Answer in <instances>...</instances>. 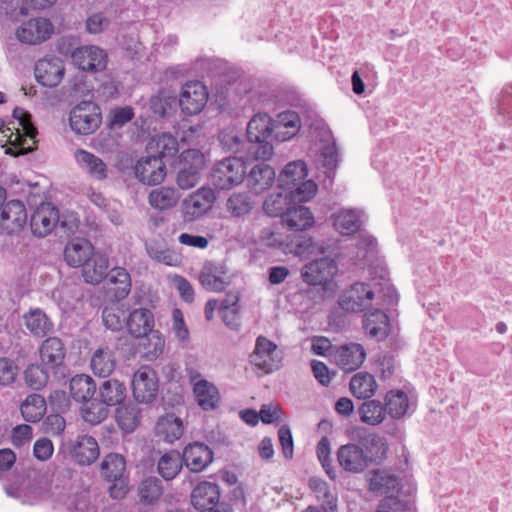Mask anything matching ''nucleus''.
I'll list each match as a JSON object with an SVG mask.
<instances>
[{"label":"nucleus","mask_w":512,"mask_h":512,"mask_svg":"<svg viewBox=\"0 0 512 512\" xmlns=\"http://www.w3.org/2000/svg\"><path fill=\"white\" fill-rule=\"evenodd\" d=\"M360 420L368 425L376 426L385 419L384 405L379 400H365L358 408Z\"/></svg>","instance_id":"49530a36"},{"label":"nucleus","mask_w":512,"mask_h":512,"mask_svg":"<svg viewBox=\"0 0 512 512\" xmlns=\"http://www.w3.org/2000/svg\"><path fill=\"white\" fill-rule=\"evenodd\" d=\"M102 323L106 329L119 332L126 326V311L117 304L105 306L102 310Z\"/></svg>","instance_id":"603ef678"},{"label":"nucleus","mask_w":512,"mask_h":512,"mask_svg":"<svg viewBox=\"0 0 512 512\" xmlns=\"http://www.w3.org/2000/svg\"><path fill=\"white\" fill-rule=\"evenodd\" d=\"M77 163L86 170V172L96 180H104L108 177L107 165L95 154L84 149H78L75 152Z\"/></svg>","instance_id":"58836bf2"},{"label":"nucleus","mask_w":512,"mask_h":512,"mask_svg":"<svg viewBox=\"0 0 512 512\" xmlns=\"http://www.w3.org/2000/svg\"><path fill=\"white\" fill-rule=\"evenodd\" d=\"M97 381L86 374H76L69 380L71 397L77 401L92 406V398H95Z\"/></svg>","instance_id":"2f4dec72"},{"label":"nucleus","mask_w":512,"mask_h":512,"mask_svg":"<svg viewBox=\"0 0 512 512\" xmlns=\"http://www.w3.org/2000/svg\"><path fill=\"white\" fill-rule=\"evenodd\" d=\"M62 448L81 466L91 465L100 454L96 439L89 435H80L76 440H69L62 444Z\"/></svg>","instance_id":"f8f14e48"},{"label":"nucleus","mask_w":512,"mask_h":512,"mask_svg":"<svg viewBox=\"0 0 512 512\" xmlns=\"http://www.w3.org/2000/svg\"><path fill=\"white\" fill-rule=\"evenodd\" d=\"M34 74L39 84L54 88L63 80L65 74L64 62L57 56L47 55L36 62Z\"/></svg>","instance_id":"2eb2a0df"},{"label":"nucleus","mask_w":512,"mask_h":512,"mask_svg":"<svg viewBox=\"0 0 512 512\" xmlns=\"http://www.w3.org/2000/svg\"><path fill=\"white\" fill-rule=\"evenodd\" d=\"M199 376L200 374L198 373H195V375L189 374L190 380L193 382V392L196 401L203 410H214L217 408L220 401L218 388L205 379L195 381Z\"/></svg>","instance_id":"c756f323"},{"label":"nucleus","mask_w":512,"mask_h":512,"mask_svg":"<svg viewBox=\"0 0 512 512\" xmlns=\"http://www.w3.org/2000/svg\"><path fill=\"white\" fill-rule=\"evenodd\" d=\"M302 187L303 190L296 188L294 191L279 189V192L269 195L263 203L264 212L268 216L281 217L283 220L293 204L308 202L317 192L315 182H308Z\"/></svg>","instance_id":"39448f33"},{"label":"nucleus","mask_w":512,"mask_h":512,"mask_svg":"<svg viewBox=\"0 0 512 512\" xmlns=\"http://www.w3.org/2000/svg\"><path fill=\"white\" fill-rule=\"evenodd\" d=\"M158 390V376L153 369L141 367L134 373L132 393L137 403L151 404L156 399Z\"/></svg>","instance_id":"9b49d317"},{"label":"nucleus","mask_w":512,"mask_h":512,"mask_svg":"<svg viewBox=\"0 0 512 512\" xmlns=\"http://www.w3.org/2000/svg\"><path fill=\"white\" fill-rule=\"evenodd\" d=\"M338 272V265L331 256H322L305 264L301 277L307 285H324L336 288L333 279Z\"/></svg>","instance_id":"0eeeda50"},{"label":"nucleus","mask_w":512,"mask_h":512,"mask_svg":"<svg viewBox=\"0 0 512 512\" xmlns=\"http://www.w3.org/2000/svg\"><path fill=\"white\" fill-rule=\"evenodd\" d=\"M135 116L132 106L112 108L107 114V126L111 129H121Z\"/></svg>","instance_id":"680f3d73"},{"label":"nucleus","mask_w":512,"mask_h":512,"mask_svg":"<svg viewBox=\"0 0 512 512\" xmlns=\"http://www.w3.org/2000/svg\"><path fill=\"white\" fill-rule=\"evenodd\" d=\"M253 206L254 202L248 192H234L226 201V210L237 218L249 214Z\"/></svg>","instance_id":"8fccbe9b"},{"label":"nucleus","mask_w":512,"mask_h":512,"mask_svg":"<svg viewBox=\"0 0 512 512\" xmlns=\"http://www.w3.org/2000/svg\"><path fill=\"white\" fill-rule=\"evenodd\" d=\"M1 226L7 234L20 232L27 223V211L22 201L12 199L6 202L0 213Z\"/></svg>","instance_id":"4be33fe9"},{"label":"nucleus","mask_w":512,"mask_h":512,"mask_svg":"<svg viewBox=\"0 0 512 512\" xmlns=\"http://www.w3.org/2000/svg\"><path fill=\"white\" fill-rule=\"evenodd\" d=\"M142 346L145 350V358L149 361L156 360L164 351L165 339L159 330H153L146 334L144 337H140Z\"/></svg>","instance_id":"5fc2aeb1"},{"label":"nucleus","mask_w":512,"mask_h":512,"mask_svg":"<svg viewBox=\"0 0 512 512\" xmlns=\"http://www.w3.org/2000/svg\"><path fill=\"white\" fill-rule=\"evenodd\" d=\"M92 244L84 238H74L64 249V260L70 267H83L93 254Z\"/></svg>","instance_id":"f704fd0d"},{"label":"nucleus","mask_w":512,"mask_h":512,"mask_svg":"<svg viewBox=\"0 0 512 512\" xmlns=\"http://www.w3.org/2000/svg\"><path fill=\"white\" fill-rule=\"evenodd\" d=\"M73 62L82 71L100 72L106 68L107 54L96 46H83L73 53Z\"/></svg>","instance_id":"b1692460"},{"label":"nucleus","mask_w":512,"mask_h":512,"mask_svg":"<svg viewBox=\"0 0 512 512\" xmlns=\"http://www.w3.org/2000/svg\"><path fill=\"white\" fill-rule=\"evenodd\" d=\"M184 461L179 451L171 450L160 457L157 471L166 481L173 480L182 470Z\"/></svg>","instance_id":"37998d69"},{"label":"nucleus","mask_w":512,"mask_h":512,"mask_svg":"<svg viewBox=\"0 0 512 512\" xmlns=\"http://www.w3.org/2000/svg\"><path fill=\"white\" fill-rule=\"evenodd\" d=\"M40 358L43 365L54 370L55 374L65 370L64 359L66 350L59 337L46 338L39 347Z\"/></svg>","instance_id":"393cba45"},{"label":"nucleus","mask_w":512,"mask_h":512,"mask_svg":"<svg viewBox=\"0 0 512 512\" xmlns=\"http://www.w3.org/2000/svg\"><path fill=\"white\" fill-rule=\"evenodd\" d=\"M207 96L206 87L200 81H190L182 86L178 105L184 114L195 115L206 105Z\"/></svg>","instance_id":"dca6fc26"},{"label":"nucleus","mask_w":512,"mask_h":512,"mask_svg":"<svg viewBox=\"0 0 512 512\" xmlns=\"http://www.w3.org/2000/svg\"><path fill=\"white\" fill-rule=\"evenodd\" d=\"M273 119L267 113L255 114L246 129L247 156L269 160L274 154L272 144Z\"/></svg>","instance_id":"7ed1b4c3"},{"label":"nucleus","mask_w":512,"mask_h":512,"mask_svg":"<svg viewBox=\"0 0 512 512\" xmlns=\"http://www.w3.org/2000/svg\"><path fill=\"white\" fill-rule=\"evenodd\" d=\"M349 388L356 398L367 400L374 396L378 385L372 374L358 372L352 376Z\"/></svg>","instance_id":"a19ab883"},{"label":"nucleus","mask_w":512,"mask_h":512,"mask_svg":"<svg viewBox=\"0 0 512 512\" xmlns=\"http://www.w3.org/2000/svg\"><path fill=\"white\" fill-rule=\"evenodd\" d=\"M336 288L328 287L324 285H308V287L302 290L303 294L315 303L321 302L326 298H330L334 295Z\"/></svg>","instance_id":"338daca9"},{"label":"nucleus","mask_w":512,"mask_h":512,"mask_svg":"<svg viewBox=\"0 0 512 512\" xmlns=\"http://www.w3.org/2000/svg\"><path fill=\"white\" fill-rule=\"evenodd\" d=\"M12 115L13 118L18 120L19 125L22 127L23 134L18 132L14 139H12L13 134H11L9 137L10 146L5 152L6 154L16 157L32 151L31 146L28 145L27 138L33 140L37 135V129L31 123V115L23 108L15 107Z\"/></svg>","instance_id":"9d476101"},{"label":"nucleus","mask_w":512,"mask_h":512,"mask_svg":"<svg viewBox=\"0 0 512 512\" xmlns=\"http://www.w3.org/2000/svg\"><path fill=\"white\" fill-rule=\"evenodd\" d=\"M69 123L76 134H92L101 124L98 106L92 102H81L71 110Z\"/></svg>","instance_id":"1a4fd4ad"},{"label":"nucleus","mask_w":512,"mask_h":512,"mask_svg":"<svg viewBox=\"0 0 512 512\" xmlns=\"http://www.w3.org/2000/svg\"><path fill=\"white\" fill-rule=\"evenodd\" d=\"M102 479L108 483V493L111 498L121 500L129 492V476L126 459L122 454L110 452L106 454L99 465Z\"/></svg>","instance_id":"20e7f679"},{"label":"nucleus","mask_w":512,"mask_h":512,"mask_svg":"<svg viewBox=\"0 0 512 512\" xmlns=\"http://www.w3.org/2000/svg\"><path fill=\"white\" fill-rule=\"evenodd\" d=\"M146 251L152 259L165 265L172 266L177 261L176 254L158 242L146 244Z\"/></svg>","instance_id":"e2e57ef3"},{"label":"nucleus","mask_w":512,"mask_h":512,"mask_svg":"<svg viewBox=\"0 0 512 512\" xmlns=\"http://www.w3.org/2000/svg\"><path fill=\"white\" fill-rule=\"evenodd\" d=\"M369 489L374 493L385 495L382 501L383 508L394 509V506L401 505V502L397 499L401 490V481L389 470H375L370 478Z\"/></svg>","instance_id":"6e6552de"},{"label":"nucleus","mask_w":512,"mask_h":512,"mask_svg":"<svg viewBox=\"0 0 512 512\" xmlns=\"http://www.w3.org/2000/svg\"><path fill=\"white\" fill-rule=\"evenodd\" d=\"M308 176L307 165L303 160H294L287 163L277 178L278 189H285L294 191L296 188H301L302 185L313 180H307Z\"/></svg>","instance_id":"5701e85b"},{"label":"nucleus","mask_w":512,"mask_h":512,"mask_svg":"<svg viewBox=\"0 0 512 512\" xmlns=\"http://www.w3.org/2000/svg\"><path fill=\"white\" fill-rule=\"evenodd\" d=\"M108 268V258L101 253L93 252L85 265L82 267V275L84 281L93 285L99 284L109 275Z\"/></svg>","instance_id":"e433bc0d"},{"label":"nucleus","mask_w":512,"mask_h":512,"mask_svg":"<svg viewBox=\"0 0 512 512\" xmlns=\"http://www.w3.org/2000/svg\"><path fill=\"white\" fill-rule=\"evenodd\" d=\"M247 163L242 156H228L213 165L209 175L211 185L218 190H230L245 180Z\"/></svg>","instance_id":"423d86ee"},{"label":"nucleus","mask_w":512,"mask_h":512,"mask_svg":"<svg viewBox=\"0 0 512 512\" xmlns=\"http://www.w3.org/2000/svg\"><path fill=\"white\" fill-rule=\"evenodd\" d=\"M363 329L369 337L377 341L384 340L389 332V318L387 314L380 309H374L366 313L363 318Z\"/></svg>","instance_id":"c9c22d12"},{"label":"nucleus","mask_w":512,"mask_h":512,"mask_svg":"<svg viewBox=\"0 0 512 512\" xmlns=\"http://www.w3.org/2000/svg\"><path fill=\"white\" fill-rule=\"evenodd\" d=\"M201 159L195 150L182 152L176 182L179 188L186 190L194 187L200 179Z\"/></svg>","instance_id":"aec40b11"},{"label":"nucleus","mask_w":512,"mask_h":512,"mask_svg":"<svg viewBox=\"0 0 512 512\" xmlns=\"http://www.w3.org/2000/svg\"><path fill=\"white\" fill-rule=\"evenodd\" d=\"M278 439L285 459L291 460L294 455V441L288 425H282L278 430Z\"/></svg>","instance_id":"69168bd1"},{"label":"nucleus","mask_w":512,"mask_h":512,"mask_svg":"<svg viewBox=\"0 0 512 512\" xmlns=\"http://www.w3.org/2000/svg\"><path fill=\"white\" fill-rule=\"evenodd\" d=\"M162 493V482L154 476L144 479L139 486L141 501L147 504H152L157 501Z\"/></svg>","instance_id":"052dcab7"},{"label":"nucleus","mask_w":512,"mask_h":512,"mask_svg":"<svg viewBox=\"0 0 512 512\" xmlns=\"http://www.w3.org/2000/svg\"><path fill=\"white\" fill-rule=\"evenodd\" d=\"M127 397V388L116 378H104L97 381L95 398L92 406L84 408V419L91 424H98L108 416V407L121 405Z\"/></svg>","instance_id":"f03ea898"},{"label":"nucleus","mask_w":512,"mask_h":512,"mask_svg":"<svg viewBox=\"0 0 512 512\" xmlns=\"http://www.w3.org/2000/svg\"><path fill=\"white\" fill-rule=\"evenodd\" d=\"M111 284H121V287H111L110 291H113L114 297L119 301L124 299L131 290L130 275L126 269L117 267L112 269L108 275Z\"/></svg>","instance_id":"13d9d810"},{"label":"nucleus","mask_w":512,"mask_h":512,"mask_svg":"<svg viewBox=\"0 0 512 512\" xmlns=\"http://www.w3.org/2000/svg\"><path fill=\"white\" fill-rule=\"evenodd\" d=\"M377 256V241L372 236H361L357 244L356 258L362 265H372Z\"/></svg>","instance_id":"bf43d9fd"},{"label":"nucleus","mask_w":512,"mask_h":512,"mask_svg":"<svg viewBox=\"0 0 512 512\" xmlns=\"http://www.w3.org/2000/svg\"><path fill=\"white\" fill-rule=\"evenodd\" d=\"M59 221V210L51 203H41L32 213L30 228L34 236L42 238L50 234Z\"/></svg>","instance_id":"6ab92c4d"},{"label":"nucleus","mask_w":512,"mask_h":512,"mask_svg":"<svg viewBox=\"0 0 512 512\" xmlns=\"http://www.w3.org/2000/svg\"><path fill=\"white\" fill-rule=\"evenodd\" d=\"M183 431L182 420L174 414H167L159 418L155 426L156 435L168 443L178 440Z\"/></svg>","instance_id":"ea45409f"},{"label":"nucleus","mask_w":512,"mask_h":512,"mask_svg":"<svg viewBox=\"0 0 512 512\" xmlns=\"http://www.w3.org/2000/svg\"><path fill=\"white\" fill-rule=\"evenodd\" d=\"M54 33L52 22L43 17L32 18L24 22L17 30V39L28 45H38L51 38Z\"/></svg>","instance_id":"4468645a"},{"label":"nucleus","mask_w":512,"mask_h":512,"mask_svg":"<svg viewBox=\"0 0 512 512\" xmlns=\"http://www.w3.org/2000/svg\"><path fill=\"white\" fill-rule=\"evenodd\" d=\"M385 412L394 419L403 417L408 409L407 394L402 390H390L385 396Z\"/></svg>","instance_id":"de8ad7c7"},{"label":"nucleus","mask_w":512,"mask_h":512,"mask_svg":"<svg viewBox=\"0 0 512 512\" xmlns=\"http://www.w3.org/2000/svg\"><path fill=\"white\" fill-rule=\"evenodd\" d=\"M361 447L363 457L370 466L371 464H379L386 457L388 444L385 437L376 433H369L361 436L357 442Z\"/></svg>","instance_id":"cd10ccee"},{"label":"nucleus","mask_w":512,"mask_h":512,"mask_svg":"<svg viewBox=\"0 0 512 512\" xmlns=\"http://www.w3.org/2000/svg\"><path fill=\"white\" fill-rule=\"evenodd\" d=\"M361 225V214L357 210H342L334 219L336 230L343 235H350L357 232Z\"/></svg>","instance_id":"09e8293b"},{"label":"nucleus","mask_w":512,"mask_h":512,"mask_svg":"<svg viewBox=\"0 0 512 512\" xmlns=\"http://www.w3.org/2000/svg\"><path fill=\"white\" fill-rule=\"evenodd\" d=\"M20 411L27 422H38L46 412V401L40 394H31L21 404Z\"/></svg>","instance_id":"a18cd8bd"},{"label":"nucleus","mask_w":512,"mask_h":512,"mask_svg":"<svg viewBox=\"0 0 512 512\" xmlns=\"http://www.w3.org/2000/svg\"><path fill=\"white\" fill-rule=\"evenodd\" d=\"M309 486L316 494L317 499L322 501L321 508L325 512H334L336 510L337 498L332 494L327 482L318 478H311Z\"/></svg>","instance_id":"3c124183"},{"label":"nucleus","mask_w":512,"mask_h":512,"mask_svg":"<svg viewBox=\"0 0 512 512\" xmlns=\"http://www.w3.org/2000/svg\"><path fill=\"white\" fill-rule=\"evenodd\" d=\"M277 345L264 336L256 339L255 349L249 356L252 365L269 374L280 368V359L275 357Z\"/></svg>","instance_id":"f3484780"},{"label":"nucleus","mask_w":512,"mask_h":512,"mask_svg":"<svg viewBox=\"0 0 512 512\" xmlns=\"http://www.w3.org/2000/svg\"><path fill=\"white\" fill-rule=\"evenodd\" d=\"M149 149L154 150L157 155L164 161L166 158H173L179 152V144L177 139L170 133H162L149 142Z\"/></svg>","instance_id":"c03bdc74"},{"label":"nucleus","mask_w":512,"mask_h":512,"mask_svg":"<svg viewBox=\"0 0 512 512\" xmlns=\"http://www.w3.org/2000/svg\"><path fill=\"white\" fill-rule=\"evenodd\" d=\"M222 149L231 154H247L246 138L243 139L238 133L232 130H223L218 135Z\"/></svg>","instance_id":"6e6d98bb"},{"label":"nucleus","mask_w":512,"mask_h":512,"mask_svg":"<svg viewBox=\"0 0 512 512\" xmlns=\"http://www.w3.org/2000/svg\"><path fill=\"white\" fill-rule=\"evenodd\" d=\"M181 455L184 465L193 473L203 471L213 461L212 450L201 442L188 444Z\"/></svg>","instance_id":"a878e982"},{"label":"nucleus","mask_w":512,"mask_h":512,"mask_svg":"<svg viewBox=\"0 0 512 512\" xmlns=\"http://www.w3.org/2000/svg\"><path fill=\"white\" fill-rule=\"evenodd\" d=\"M26 385L35 391L43 389L49 380V374L41 364H31L24 371Z\"/></svg>","instance_id":"4d7b16f0"},{"label":"nucleus","mask_w":512,"mask_h":512,"mask_svg":"<svg viewBox=\"0 0 512 512\" xmlns=\"http://www.w3.org/2000/svg\"><path fill=\"white\" fill-rule=\"evenodd\" d=\"M66 427L65 419L59 414H50L43 421V429L47 434L59 436Z\"/></svg>","instance_id":"774afa93"},{"label":"nucleus","mask_w":512,"mask_h":512,"mask_svg":"<svg viewBox=\"0 0 512 512\" xmlns=\"http://www.w3.org/2000/svg\"><path fill=\"white\" fill-rule=\"evenodd\" d=\"M24 325L35 338H44L54 332V324L41 308H31L23 315Z\"/></svg>","instance_id":"473e14b6"},{"label":"nucleus","mask_w":512,"mask_h":512,"mask_svg":"<svg viewBox=\"0 0 512 512\" xmlns=\"http://www.w3.org/2000/svg\"><path fill=\"white\" fill-rule=\"evenodd\" d=\"M276 178L275 170L265 162L254 164L246 169L245 181L247 187L255 194H261L269 189Z\"/></svg>","instance_id":"bb28decb"},{"label":"nucleus","mask_w":512,"mask_h":512,"mask_svg":"<svg viewBox=\"0 0 512 512\" xmlns=\"http://www.w3.org/2000/svg\"><path fill=\"white\" fill-rule=\"evenodd\" d=\"M366 358L364 347L358 343H347L337 346L334 363L344 372L351 373L361 367Z\"/></svg>","instance_id":"412c9836"},{"label":"nucleus","mask_w":512,"mask_h":512,"mask_svg":"<svg viewBox=\"0 0 512 512\" xmlns=\"http://www.w3.org/2000/svg\"><path fill=\"white\" fill-rule=\"evenodd\" d=\"M178 200L177 191L171 187H161L149 194L150 205L158 210L171 209L177 204Z\"/></svg>","instance_id":"864d4df0"},{"label":"nucleus","mask_w":512,"mask_h":512,"mask_svg":"<svg viewBox=\"0 0 512 512\" xmlns=\"http://www.w3.org/2000/svg\"><path fill=\"white\" fill-rule=\"evenodd\" d=\"M116 421L119 427L125 433H132L139 426L141 421V411L137 404L129 403L128 405L116 406Z\"/></svg>","instance_id":"79ce46f5"},{"label":"nucleus","mask_w":512,"mask_h":512,"mask_svg":"<svg viewBox=\"0 0 512 512\" xmlns=\"http://www.w3.org/2000/svg\"><path fill=\"white\" fill-rule=\"evenodd\" d=\"M133 169L135 177L144 185H158L166 176L165 162L155 155L139 159Z\"/></svg>","instance_id":"a211bd4d"},{"label":"nucleus","mask_w":512,"mask_h":512,"mask_svg":"<svg viewBox=\"0 0 512 512\" xmlns=\"http://www.w3.org/2000/svg\"><path fill=\"white\" fill-rule=\"evenodd\" d=\"M220 488L210 481L199 482L192 490L190 501L192 506L199 511H207L219 503Z\"/></svg>","instance_id":"c85d7f7f"},{"label":"nucleus","mask_w":512,"mask_h":512,"mask_svg":"<svg viewBox=\"0 0 512 512\" xmlns=\"http://www.w3.org/2000/svg\"><path fill=\"white\" fill-rule=\"evenodd\" d=\"M282 223L290 232L288 237L291 244L294 245L297 255L325 253L324 248L308 235V230L314 225V217L309 208L303 206L302 203L293 204L284 216Z\"/></svg>","instance_id":"f257e3e1"},{"label":"nucleus","mask_w":512,"mask_h":512,"mask_svg":"<svg viewBox=\"0 0 512 512\" xmlns=\"http://www.w3.org/2000/svg\"><path fill=\"white\" fill-rule=\"evenodd\" d=\"M337 460L339 465L350 473H361L368 467L361 447H358L357 443L340 446L337 451Z\"/></svg>","instance_id":"7c9ffc66"},{"label":"nucleus","mask_w":512,"mask_h":512,"mask_svg":"<svg viewBox=\"0 0 512 512\" xmlns=\"http://www.w3.org/2000/svg\"><path fill=\"white\" fill-rule=\"evenodd\" d=\"M154 322V315L147 308L134 309L128 317L126 316V327L134 338L144 337L153 331Z\"/></svg>","instance_id":"72a5a7b5"},{"label":"nucleus","mask_w":512,"mask_h":512,"mask_svg":"<svg viewBox=\"0 0 512 512\" xmlns=\"http://www.w3.org/2000/svg\"><path fill=\"white\" fill-rule=\"evenodd\" d=\"M117 361L114 352L108 347L95 350L91 357V369L99 379L108 378L115 370Z\"/></svg>","instance_id":"4c0bfd02"},{"label":"nucleus","mask_w":512,"mask_h":512,"mask_svg":"<svg viewBox=\"0 0 512 512\" xmlns=\"http://www.w3.org/2000/svg\"><path fill=\"white\" fill-rule=\"evenodd\" d=\"M178 103L176 97H163L161 95L152 96L150 99V109L156 115L164 117L168 115L169 110Z\"/></svg>","instance_id":"0e129e2a"},{"label":"nucleus","mask_w":512,"mask_h":512,"mask_svg":"<svg viewBox=\"0 0 512 512\" xmlns=\"http://www.w3.org/2000/svg\"><path fill=\"white\" fill-rule=\"evenodd\" d=\"M374 296L369 284L356 282L341 294L338 304L346 312H361L370 306Z\"/></svg>","instance_id":"ddd939ff"}]
</instances>
